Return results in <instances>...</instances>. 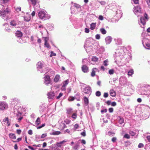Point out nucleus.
Returning <instances> with one entry per match:
<instances>
[{
  "label": "nucleus",
  "instance_id": "obj_1",
  "mask_svg": "<svg viewBox=\"0 0 150 150\" xmlns=\"http://www.w3.org/2000/svg\"><path fill=\"white\" fill-rule=\"evenodd\" d=\"M12 15L11 13V9L9 8L7 6H4L3 5L0 6V16L4 19H7L8 18H12L13 17L8 16V14Z\"/></svg>",
  "mask_w": 150,
  "mask_h": 150
},
{
  "label": "nucleus",
  "instance_id": "obj_2",
  "mask_svg": "<svg viewBox=\"0 0 150 150\" xmlns=\"http://www.w3.org/2000/svg\"><path fill=\"white\" fill-rule=\"evenodd\" d=\"M38 16L40 19L44 20L48 19L50 17V15L44 10H41L38 13Z\"/></svg>",
  "mask_w": 150,
  "mask_h": 150
},
{
  "label": "nucleus",
  "instance_id": "obj_3",
  "mask_svg": "<svg viewBox=\"0 0 150 150\" xmlns=\"http://www.w3.org/2000/svg\"><path fill=\"white\" fill-rule=\"evenodd\" d=\"M71 13L76 14L81 11L80 6L79 4H74L71 7Z\"/></svg>",
  "mask_w": 150,
  "mask_h": 150
},
{
  "label": "nucleus",
  "instance_id": "obj_4",
  "mask_svg": "<svg viewBox=\"0 0 150 150\" xmlns=\"http://www.w3.org/2000/svg\"><path fill=\"white\" fill-rule=\"evenodd\" d=\"M122 52L123 50L122 49H120V50L119 49H118L116 50L115 53V55L116 56V60H117V61H119L120 59H121L124 57L123 56L124 55V53H122V52Z\"/></svg>",
  "mask_w": 150,
  "mask_h": 150
},
{
  "label": "nucleus",
  "instance_id": "obj_5",
  "mask_svg": "<svg viewBox=\"0 0 150 150\" xmlns=\"http://www.w3.org/2000/svg\"><path fill=\"white\" fill-rule=\"evenodd\" d=\"M142 43L146 49H150V40L149 39L144 38L142 41Z\"/></svg>",
  "mask_w": 150,
  "mask_h": 150
},
{
  "label": "nucleus",
  "instance_id": "obj_6",
  "mask_svg": "<svg viewBox=\"0 0 150 150\" xmlns=\"http://www.w3.org/2000/svg\"><path fill=\"white\" fill-rule=\"evenodd\" d=\"M36 66L38 70L40 71V73H46V72H44L43 69V68L44 67V64L43 62L40 61L38 62Z\"/></svg>",
  "mask_w": 150,
  "mask_h": 150
},
{
  "label": "nucleus",
  "instance_id": "obj_7",
  "mask_svg": "<svg viewBox=\"0 0 150 150\" xmlns=\"http://www.w3.org/2000/svg\"><path fill=\"white\" fill-rule=\"evenodd\" d=\"M94 41L92 38H89L86 40L85 44L84 45V47H87L89 46H93L94 43Z\"/></svg>",
  "mask_w": 150,
  "mask_h": 150
},
{
  "label": "nucleus",
  "instance_id": "obj_8",
  "mask_svg": "<svg viewBox=\"0 0 150 150\" xmlns=\"http://www.w3.org/2000/svg\"><path fill=\"white\" fill-rule=\"evenodd\" d=\"M82 86V88L83 90V91L86 94H89L91 93V88L88 86L83 84Z\"/></svg>",
  "mask_w": 150,
  "mask_h": 150
},
{
  "label": "nucleus",
  "instance_id": "obj_9",
  "mask_svg": "<svg viewBox=\"0 0 150 150\" xmlns=\"http://www.w3.org/2000/svg\"><path fill=\"white\" fill-rule=\"evenodd\" d=\"M19 22L16 19L13 20L10 22V25L11 27L13 28H17L18 27L19 25Z\"/></svg>",
  "mask_w": 150,
  "mask_h": 150
},
{
  "label": "nucleus",
  "instance_id": "obj_10",
  "mask_svg": "<svg viewBox=\"0 0 150 150\" xmlns=\"http://www.w3.org/2000/svg\"><path fill=\"white\" fill-rule=\"evenodd\" d=\"M148 19V18L147 15L146 13H145L144 14V17H141L140 19V23L141 24L139 23V24L141 25V26H142V25H141V24H142L143 26H144L146 24V21H147Z\"/></svg>",
  "mask_w": 150,
  "mask_h": 150
},
{
  "label": "nucleus",
  "instance_id": "obj_11",
  "mask_svg": "<svg viewBox=\"0 0 150 150\" xmlns=\"http://www.w3.org/2000/svg\"><path fill=\"white\" fill-rule=\"evenodd\" d=\"M133 11L134 14L137 16H139L141 12L140 7L138 6H134L133 9Z\"/></svg>",
  "mask_w": 150,
  "mask_h": 150
},
{
  "label": "nucleus",
  "instance_id": "obj_12",
  "mask_svg": "<svg viewBox=\"0 0 150 150\" xmlns=\"http://www.w3.org/2000/svg\"><path fill=\"white\" fill-rule=\"evenodd\" d=\"M66 142V141L64 140L63 141L59 142H57L55 144H54L53 146L54 147V148H57L58 149H60L59 148H61V150H62V146H63V144L65 142Z\"/></svg>",
  "mask_w": 150,
  "mask_h": 150
},
{
  "label": "nucleus",
  "instance_id": "obj_13",
  "mask_svg": "<svg viewBox=\"0 0 150 150\" xmlns=\"http://www.w3.org/2000/svg\"><path fill=\"white\" fill-rule=\"evenodd\" d=\"M114 12L115 17L117 18V19H119L122 17V12L120 10L117 9Z\"/></svg>",
  "mask_w": 150,
  "mask_h": 150
},
{
  "label": "nucleus",
  "instance_id": "obj_14",
  "mask_svg": "<svg viewBox=\"0 0 150 150\" xmlns=\"http://www.w3.org/2000/svg\"><path fill=\"white\" fill-rule=\"evenodd\" d=\"M95 46H96V50L98 53H101L105 51V49L103 47L100 46L98 44L96 45Z\"/></svg>",
  "mask_w": 150,
  "mask_h": 150
},
{
  "label": "nucleus",
  "instance_id": "obj_15",
  "mask_svg": "<svg viewBox=\"0 0 150 150\" xmlns=\"http://www.w3.org/2000/svg\"><path fill=\"white\" fill-rule=\"evenodd\" d=\"M44 83L46 85H48L51 83V80L50 76L48 75H45L44 77Z\"/></svg>",
  "mask_w": 150,
  "mask_h": 150
},
{
  "label": "nucleus",
  "instance_id": "obj_16",
  "mask_svg": "<svg viewBox=\"0 0 150 150\" xmlns=\"http://www.w3.org/2000/svg\"><path fill=\"white\" fill-rule=\"evenodd\" d=\"M75 99H76L78 101H79L80 100L79 94L77 93L76 96L74 97H69L68 100L69 101H72L74 100Z\"/></svg>",
  "mask_w": 150,
  "mask_h": 150
},
{
  "label": "nucleus",
  "instance_id": "obj_17",
  "mask_svg": "<svg viewBox=\"0 0 150 150\" xmlns=\"http://www.w3.org/2000/svg\"><path fill=\"white\" fill-rule=\"evenodd\" d=\"M8 107L7 104L5 102H0V110H3Z\"/></svg>",
  "mask_w": 150,
  "mask_h": 150
},
{
  "label": "nucleus",
  "instance_id": "obj_18",
  "mask_svg": "<svg viewBox=\"0 0 150 150\" xmlns=\"http://www.w3.org/2000/svg\"><path fill=\"white\" fill-rule=\"evenodd\" d=\"M24 21L26 22H28L30 21L31 18L30 14L28 12H27L23 16Z\"/></svg>",
  "mask_w": 150,
  "mask_h": 150
},
{
  "label": "nucleus",
  "instance_id": "obj_19",
  "mask_svg": "<svg viewBox=\"0 0 150 150\" xmlns=\"http://www.w3.org/2000/svg\"><path fill=\"white\" fill-rule=\"evenodd\" d=\"M86 52L87 53L89 54H91L93 52V46H89L87 47H84Z\"/></svg>",
  "mask_w": 150,
  "mask_h": 150
},
{
  "label": "nucleus",
  "instance_id": "obj_20",
  "mask_svg": "<svg viewBox=\"0 0 150 150\" xmlns=\"http://www.w3.org/2000/svg\"><path fill=\"white\" fill-rule=\"evenodd\" d=\"M43 38H44V46L45 47H47V48H50V47L49 44L47 43V41L49 40L48 38L47 37H43Z\"/></svg>",
  "mask_w": 150,
  "mask_h": 150
},
{
  "label": "nucleus",
  "instance_id": "obj_21",
  "mask_svg": "<svg viewBox=\"0 0 150 150\" xmlns=\"http://www.w3.org/2000/svg\"><path fill=\"white\" fill-rule=\"evenodd\" d=\"M112 40V38L110 36H108L106 37L105 39L106 43V44H110Z\"/></svg>",
  "mask_w": 150,
  "mask_h": 150
},
{
  "label": "nucleus",
  "instance_id": "obj_22",
  "mask_svg": "<svg viewBox=\"0 0 150 150\" xmlns=\"http://www.w3.org/2000/svg\"><path fill=\"white\" fill-rule=\"evenodd\" d=\"M47 95L48 98L50 99H53L54 96V94L53 92H51L49 93Z\"/></svg>",
  "mask_w": 150,
  "mask_h": 150
},
{
  "label": "nucleus",
  "instance_id": "obj_23",
  "mask_svg": "<svg viewBox=\"0 0 150 150\" xmlns=\"http://www.w3.org/2000/svg\"><path fill=\"white\" fill-rule=\"evenodd\" d=\"M82 70L84 73H87L88 71V68L87 66L84 65L82 67Z\"/></svg>",
  "mask_w": 150,
  "mask_h": 150
},
{
  "label": "nucleus",
  "instance_id": "obj_24",
  "mask_svg": "<svg viewBox=\"0 0 150 150\" xmlns=\"http://www.w3.org/2000/svg\"><path fill=\"white\" fill-rule=\"evenodd\" d=\"M23 35L22 33L20 31H17L16 33V35L18 38L21 37Z\"/></svg>",
  "mask_w": 150,
  "mask_h": 150
},
{
  "label": "nucleus",
  "instance_id": "obj_25",
  "mask_svg": "<svg viewBox=\"0 0 150 150\" xmlns=\"http://www.w3.org/2000/svg\"><path fill=\"white\" fill-rule=\"evenodd\" d=\"M116 43L117 45H120L122 44V40L119 38L115 39V40Z\"/></svg>",
  "mask_w": 150,
  "mask_h": 150
},
{
  "label": "nucleus",
  "instance_id": "obj_26",
  "mask_svg": "<svg viewBox=\"0 0 150 150\" xmlns=\"http://www.w3.org/2000/svg\"><path fill=\"white\" fill-rule=\"evenodd\" d=\"M110 94L112 97H115L116 96V93L113 90H110Z\"/></svg>",
  "mask_w": 150,
  "mask_h": 150
},
{
  "label": "nucleus",
  "instance_id": "obj_27",
  "mask_svg": "<svg viewBox=\"0 0 150 150\" xmlns=\"http://www.w3.org/2000/svg\"><path fill=\"white\" fill-rule=\"evenodd\" d=\"M3 25L4 26H5L6 28H5V30L7 32H10L11 31L10 28H9V25L6 23L4 24Z\"/></svg>",
  "mask_w": 150,
  "mask_h": 150
},
{
  "label": "nucleus",
  "instance_id": "obj_28",
  "mask_svg": "<svg viewBox=\"0 0 150 150\" xmlns=\"http://www.w3.org/2000/svg\"><path fill=\"white\" fill-rule=\"evenodd\" d=\"M92 71L91 73V76L93 77L95 75L96 72L98 71V69L96 68H94L92 69Z\"/></svg>",
  "mask_w": 150,
  "mask_h": 150
},
{
  "label": "nucleus",
  "instance_id": "obj_29",
  "mask_svg": "<svg viewBox=\"0 0 150 150\" xmlns=\"http://www.w3.org/2000/svg\"><path fill=\"white\" fill-rule=\"evenodd\" d=\"M84 105L85 106H88L89 103L88 99L85 96L84 98Z\"/></svg>",
  "mask_w": 150,
  "mask_h": 150
},
{
  "label": "nucleus",
  "instance_id": "obj_30",
  "mask_svg": "<svg viewBox=\"0 0 150 150\" xmlns=\"http://www.w3.org/2000/svg\"><path fill=\"white\" fill-rule=\"evenodd\" d=\"M60 78V77L59 75L58 74L56 75L54 79V81L56 83L58 82Z\"/></svg>",
  "mask_w": 150,
  "mask_h": 150
},
{
  "label": "nucleus",
  "instance_id": "obj_31",
  "mask_svg": "<svg viewBox=\"0 0 150 150\" xmlns=\"http://www.w3.org/2000/svg\"><path fill=\"white\" fill-rule=\"evenodd\" d=\"M92 61L95 62H98L100 61L99 59L96 56L92 57Z\"/></svg>",
  "mask_w": 150,
  "mask_h": 150
},
{
  "label": "nucleus",
  "instance_id": "obj_32",
  "mask_svg": "<svg viewBox=\"0 0 150 150\" xmlns=\"http://www.w3.org/2000/svg\"><path fill=\"white\" fill-rule=\"evenodd\" d=\"M9 137L12 139H15L16 138V137L15 134H14L10 133L9 134Z\"/></svg>",
  "mask_w": 150,
  "mask_h": 150
},
{
  "label": "nucleus",
  "instance_id": "obj_33",
  "mask_svg": "<svg viewBox=\"0 0 150 150\" xmlns=\"http://www.w3.org/2000/svg\"><path fill=\"white\" fill-rule=\"evenodd\" d=\"M96 26V23H92L90 25V29L91 30H93L95 28Z\"/></svg>",
  "mask_w": 150,
  "mask_h": 150
},
{
  "label": "nucleus",
  "instance_id": "obj_34",
  "mask_svg": "<svg viewBox=\"0 0 150 150\" xmlns=\"http://www.w3.org/2000/svg\"><path fill=\"white\" fill-rule=\"evenodd\" d=\"M69 82V79H67L66 81L63 82V85L62 86H65V87H66L68 85V83Z\"/></svg>",
  "mask_w": 150,
  "mask_h": 150
},
{
  "label": "nucleus",
  "instance_id": "obj_35",
  "mask_svg": "<svg viewBox=\"0 0 150 150\" xmlns=\"http://www.w3.org/2000/svg\"><path fill=\"white\" fill-rule=\"evenodd\" d=\"M72 109L71 108H69L67 109V113L69 115H71L73 113Z\"/></svg>",
  "mask_w": 150,
  "mask_h": 150
},
{
  "label": "nucleus",
  "instance_id": "obj_36",
  "mask_svg": "<svg viewBox=\"0 0 150 150\" xmlns=\"http://www.w3.org/2000/svg\"><path fill=\"white\" fill-rule=\"evenodd\" d=\"M100 31L101 33L103 35L106 34L107 33L106 31L104 28H100Z\"/></svg>",
  "mask_w": 150,
  "mask_h": 150
},
{
  "label": "nucleus",
  "instance_id": "obj_37",
  "mask_svg": "<svg viewBox=\"0 0 150 150\" xmlns=\"http://www.w3.org/2000/svg\"><path fill=\"white\" fill-rule=\"evenodd\" d=\"M60 128L61 129H64L65 127V125L63 122H62L60 124Z\"/></svg>",
  "mask_w": 150,
  "mask_h": 150
},
{
  "label": "nucleus",
  "instance_id": "obj_38",
  "mask_svg": "<svg viewBox=\"0 0 150 150\" xmlns=\"http://www.w3.org/2000/svg\"><path fill=\"white\" fill-rule=\"evenodd\" d=\"M41 122L40 120V118L39 117H38L35 121V124L37 125H38Z\"/></svg>",
  "mask_w": 150,
  "mask_h": 150
},
{
  "label": "nucleus",
  "instance_id": "obj_39",
  "mask_svg": "<svg viewBox=\"0 0 150 150\" xmlns=\"http://www.w3.org/2000/svg\"><path fill=\"white\" fill-rule=\"evenodd\" d=\"M9 0H0V4L1 5H2V4L7 3Z\"/></svg>",
  "mask_w": 150,
  "mask_h": 150
},
{
  "label": "nucleus",
  "instance_id": "obj_40",
  "mask_svg": "<svg viewBox=\"0 0 150 150\" xmlns=\"http://www.w3.org/2000/svg\"><path fill=\"white\" fill-rule=\"evenodd\" d=\"M79 147V145L78 144H75V145L73 146L72 148L74 149V150H78Z\"/></svg>",
  "mask_w": 150,
  "mask_h": 150
},
{
  "label": "nucleus",
  "instance_id": "obj_41",
  "mask_svg": "<svg viewBox=\"0 0 150 150\" xmlns=\"http://www.w3.org/2000/svg\"><path fill=\"white\" fill-rule=\"evenodd\" d=\"M134 74V71L133 69H131L128 72V76H132Z\"/></svg>",
  "mask_w": 150,
  "mask_h": 150
},
{
  "label": "nucleus",
  "instance_id": "obj_42",
  "mask_svg": "<svg viewBox=\"0 0 150 150\" xmlns=\"http://www.w3.org/2000/svg\"><path fill=\"white\" fill-rule=\"evenodd\" d=\"M108 59H106L103 61V65L105 66H107L108 65Z\"/></svg>",
  "mask_w": 150,
  "mask_h": 150
},
{
  "label": "nucleus",
  "instance_id": "obj_43",
  "mask_svg": "<svg viewBox=\"0 0 150 150\" xmlns=\"http://www.w3.org/2000/svg\"><path fill=\"white\" fill-rule=\"evenodd\" d=\"M61 132L59 131H54L53 132L52 134L54 135H58L60 134Z\"/></svg>",
  "mask_w": 150,
  "mask_h": 150
},
{
  "label": "nucleus",
  "instance_id": "obj_44",
  "mask_svg": "<svg viewBox=\"0 0 150 150\" xmlns=\"http://www.w3.org/2000/svg\"><path fill=\"white\" fill-rule=\"evenodd\" d=\"M74 119H76L77 117V114L76 113H74L71 116Z\"/></svg>",
  "mask_w": 150,
  "mask_h": 150
},
{
  "label": "nucleus",
  "instance_id": "obj_45",
  "mask_svg": "<svg viewBox=\"0 0 150 150\" xmlns=\"http://www.w3.org/2000/svg\"><path fill=\"white\" fill-rule=\"evenodd\" d=\"M96 95L98 97H99L101 95L100 92L99 91H97L96 93Z\"/></svg>",
  "mask_w": 150,
  "mask_h": 150
},
{
  "label": "nucleus",
  "instance_id": "obj_46",
  "mask_svg": "<svg viewBox=\"0 0 150 150\" xmlns=\"http://www.w3.org/2000/svg\"><path fill=\"white\" fill-rule=\"evenodd\" d=\"M123 122H124V120L122 118H121L120 117V119L119 120V123L120 124H121L122 123H123Z\"/></svg>",
  "mask_w": 150,
  "mask_h": 150
},
{
  "label": "nucleus",
  "instance_id": "obj_47",
  "mask_svg": "<svg viewBox=\"0 0 150 150\" xmlns=\"http://www.w3.org/2000/svg\"><path fill=\"white\" fill-rule=\"evenodd\" d=\"M114 72V71L113 69H110L109 71V73L110 74H113Z\"/></svg>",
  "mask_w": 150,
  "mask_h": 150
},
{
  "label": "nucleus",
  "instance_id": "obj_48",
  "mask_svg": "<svg viewBox=\"0 0 150 150\" xmlns=\"http://www.w3.org/2000/svg\"><path fill=\"white\" fill-rule=\"evenodd\" d=\"M79 127V125L78 124H76L74 125V131H75Z\"/></svg>",
  "mask_w": 150,
  "mask_h": 150
},
{
  "label": "nucleus",
  "instance_id": "obj_49",
  "mask_svg": "<svg viewBox=\"0 0 150 150\" xmlns=\"http://www.w3.org/2000/svg\"><path fill=\"white\" fill-rule=\"evenodd\" d=\"M115 133L113 132H109L108 133V134L110 136H113L114 135Z\"/></svg>",
  "mask_w": 150,
  "mask_h": 150
},
{
  "label": "nucleus",
  "instance_id": "obj_50",
  "mask_svg": "<svg viewBox=\"0 0 150 150\" xmlns=\"http://www.w3.org/2000/svg\"><path fill=\"white\" fill-rule=\"evenodd\" d=\"M22 139L21 138H18L16 141H13V142H20Z\"/></svg>",
  "mask_w": 150,
  "mask_h": 150
},
{
  "label": "nucleus",
  "instance_id": "obj_51",
  "mask_svg": "<svg viewBox=\"0 0 150 150\" xmlns=\"http://www.w3.org/2000/svg\"><path fill=\"white\" fill-rule=\"evenodd\" d=\"M30 1L33 5H35L36 4L37 2L36 0H30Z\"/></svg>",
  "mask_w": 150,
  "mask_h": 150
},
{
  "label": "nucleus",
  "instance_id": "obj_52",
  "mask_svg": "<svg viewBox=\"0 0 150 150\" xmlns=\"http://www.w3.org/2000/svg\"><path fill=\"white\" fill-rule=\"evenodd\" d=\"M99 2L101 4V5L103 6L105 5L106 4L105 1H99Z\"/></svg>",
  "mask_w": 150,
  "mask_h": 150
},
{
  "label": "nucleus",
  "instance_id": "obj_53",
  "mask_svg": "<svg viewBox=\"0 0 150 150\" xmlns=\"http://www.w3.org/2000/svg\"><path fill=\"white\" fill-rule=\"evenodd\" d=\"M100 38V35L99 34H97L95 36V38L96 39L99 40Z\"/></svg>",
  "mask_w": 150,
  "mask_h": 150
},
{
  "label": "nucleus",
  "instance_id": "obj_54",
  "mask_svg": "<svg viewBox=\"0 0 150 150\" xmlns=\"http://www.w3.org/2000/svg\"><path fill=\"white\" fill-rule=\"evenodd\" d=\"M15 9L17 12L20 11H21V7H17Z\"/></svg>",
  "mask_w": 150,
  "mask_h": 150
},
{
  "label": "nucleus",
  "instance_id": "obj_55",
  "mask_svg": "<svg viewBox=\"0 0 150 150\" xmlns=\"http://www.w3.org/2000/svg\"><path fill=\"white\" fill-rule=\"evenodd\" d=\"M56 56V54L54 53L52 51L51 52V54L50 55V57H52L53 56Z\"/></svg>",
  "mask_w": 150,
  "mask_h": 150
},
{
  "label": "nucleus",
  "instance_id": "obj_56",
  "mask_svg": "<svg viewBox=\"0 0 150 150\" xmlns=\"http://www.w3.org/2000/svg\"><path fill=\"white\" fill-rule=\"evenodd\" d=\"M124 137L127 139H129L130 138V136L128 134H125L124 136Z\"/></svg>",
  "mask_w": 150,
  "mask_h": 150
},
{
  "label": "nucleus",
  "instance_id": "obj_57",
  "mask_svg": "<svg viewBox=\"0 0 150 150\" xmlns=\"http://www.w3.org/2000/svg\"><path fill=\"white\" fill-rule=\"evenodd\" d=\"M40 137L39 136L36 135L35 136V140L36 141L38 142L40 140Z\"/></svg>",
  "mask_w": 150,
  "mask_h": 150
},
{
  "label": "nucleus",
  "instance_id": "obj_58",
  "mask_svg": "<svg viewBox=\"0 0 150 150\" xmlns=\"http://www.w3.org/2000/svg\"><path fill=\"white\" fill-rule=\"evenodd\" d=\"M104 18L103 16L102 15H100L98 17V19L100 20L103 21Z\"/></svg>",
  "mask_w": 150,
  "mask_h": 150
},
{
  "label": "nucleus",
  "instance_id": "obj_59",
  "mask_svg": "<svg viewBox=\"0 0 150 150\" xmlns=\"http://www.w3.org/2000/svg\"><path fill=\"white\" fill-rule=\"evenodd\" d=\"M144 146V144L142 143H140L138 145V147L139 148H141L142 147H143Z\"/></svg>",
  "mask_w": 150,
  "mask_h": 150
},
{
  "label": "nucleus",
  "instance_id": "obj_60",
  "mask_svg": "<svg viewBox=\"0 0 150 150\" xmlns=\"http://www.w3.org/2000/svg\"><path fill=\"white\" fill-rule=\"evenodd\" d=\"M108 93H104L103 97L104 98H107V97H108Z\"/></svg>",
  "mask_w": 150,
  "mask_h": 150
},
{
  "label": "nucleus",
  "instance_id": "obj_61",
  "mask_svg": "<svg viewBox=\"0 0 150 150\" xmlns=\"http://www.w3.org/2000/svg\"><path fill=\"white\" fill-rule=\"evenodd\" d=\"M47 136V134L46 133L43 134L42 135L41 137V138H44L45 137Z\"/></svg>",
  "mask_w": 150,
  "mask_h": 150
},
{
  "label": "nucleus",
  "instance_id": "obj_62",
  "mask_svg": "<svg viewBox=\"0 0 150 150\" xmlns=\"http://www.w3.org/2000/svg\"><path fill=\"white\" fill-rule=\"evenodd\" d=\"M63 94V93H60L59 94V95H58V96H57V99H59V98H60L62 96Z\"/></svg>",
  "mask_w": 150,
  "mask_h": 150
},
{
  "label": "nucleus",
  "instance_id": "obj_63",
  "mask_svg": "<svg viewBox=\"0 0 150 150\" xmlns=\"http://www.w3.org/2000/svg\"><path fill=\"white\" fill-rule=\"evenodd\" d=\"M90 30L89 29L87 28H86L85 29V32L86 33H88L89 32Z\"/></svg>",
  "mask_w": 150,
  "mask_h": 150
},
{
  "label": "nucleus",
  "instance_id": "obj_64",
  "mask_svg": "<svg viewBox=\"0 0 150 150\" xmlns=\"http://www.w3.org/2000/svg\"><path fill=\"white\" fill-rule=\"evenodd\" d=\"M51 149L52 150H62L61 149H58L57 148H54V147L53 146H52Z\"/></svg>",
  "mask_w": 150,
  "mask_h": 150
}]
</instances>
